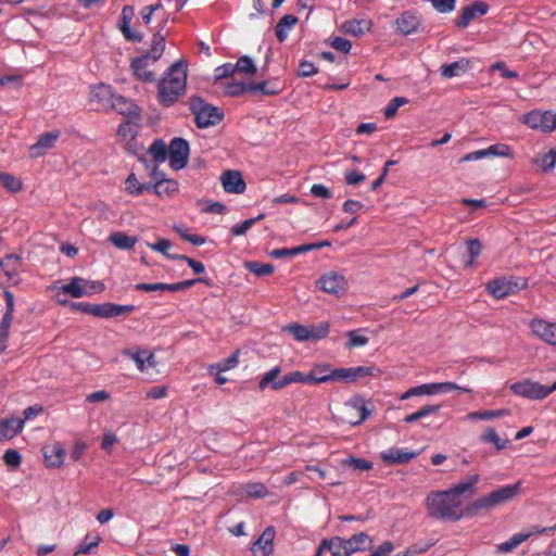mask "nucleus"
Masks as SVG:
<instances>
[{
    "label": "nucleus",
    "instance_id": "1",
    "mask_svg": "<svg viewBox=\"0 0 556 556\" xmlns=\"http://www.w3.org/2000/svg\"><path fill=\"white\" fill-rule=\"evenodd\" d=\"M187 65L182 60L176 61L164 73L157 85V100L163 106H172L187 87Z\"/></svg>",
    "mask_w": 556,
    "mask_h": 556
},
{
    "label": "nucleus",
    "instance_id": "2",
    "mask_svg": "<svg viewBox=\"0 0 556 556\" xmlns=\"http://www.w3.org/2000/svg\"><path fill=\"white\" fill-rule=\"evenodd\" d=\"M426 507L429 517L443 521L455 522L465 516H469L467 506L463 509L462 502L452 496L447 490L428 494Z\"/></svg>",
    "mask_w": 556,
    "mask_h": 556
},
{
    "label": "nucleus",
    "instance_id": "3",
    "mask_svg": "<svg viewBox=\"0 0 556 556\" xmlns=\"http://www.w3.org/2000/svg\"><path fill=\"white\" fill-rule=\"evenodd\" d=\"M165 50V37L156 31L151 40V49L140 56L134 58L130 62V68L137 79L143 83H154L155 74L148 70L163 55Z\"/></svg>",
    "mask_w": 556,
    "mask_h": 556
},
{
    "label": "nucleus",
    "instance_id": "4",
    "mask_svg": "<svg viewBox=\"0 0 556 556\" xmlns=\"http://www.w3.org/2000/svg\"><path fill=\"white\" fill-rule=\"evenodd\" d=\"M521 491V482L518 481L513 484H507L492 491L485 496L477 498L467 505L468 515H477L479 510L493 509L500 505L510 502Z\"/></svg>",
    "mask_w": 556,
    "mask_h": 556
},
{
    "label": "nucleus",
    "instance_id": "5",
    "mask_svg": "<svg viewBox=\"0 0 556 556\" xmlns=\"http://www.w3.org/2000/svg\"><path fill=\"white\" fill-rule=\"evenodd\" d=\"M281 374V367L275 366L266 374H264L258 382V389L264 391L266 388H270L274 391L281 390L292 383H312V380H317L316 378L309 376L308 374H304L299 370H294L286 374L280 379L279 376ZM319 378L318 380H320Z\"/></svg>",
    "mask_w": 556,
    "mask_h": 556
},
{
    "label": "nucleus",
    "instance_id": "6",
    "mask_svg": "<svg viewBox=\"0 0 556 556\" xmlns=\"http://www.w3.org/2000/svg\"><path fill=\"white\" fill-rule=\"evenodd\" d=\"M189 110L194 115V123L200 129L216 126L224 118V112L219 108L198 96L189 99Z\"/></svg>",
    "mask_w": 556,
    "mask_h": 556
},
{
    "label": "nucleus",
    "instance_id": "7",
    "mask_svg": "<svg viewBox=\"0 0 556 556\" xmlns=\"http://www.w3.org/2000/svg\"><path fill=\"white\" fill-rule=\"evenodd\" d=\"M454 390H459L465 393H471L472 389L467 387H462L456 384L455 382H433V383H425L414 388L408 389L401 396L402 400H407L412 396H420V395H434L439 393H447Z\"/></svg>",
    "mask_w": 556,
    "mask_h": 556
},
{
    "label": "nucleus",
    "instance_id": "8",
    "mask_svg": "<svg viewBox=\"0 0 556 556\" xmlns=\"http://www.w3.org/2000/svg\"><path fill=\"white\" fill-rule=\"evenodd\" d=\"M527 287L525 278L503 277L488 282V291L496 299H504Z\"/></svg>",
    "mask_w": 556,
    "mask_h": 556
},
{
    "label": "nucleus",
    "instance_id": "9",
    "mask_svg": "<svg viewBox=\"0 0 556 556\" xmlns=\"http://www.w3.org/2000/svg\"><path fill=\"white\" fill-rule=\"evenodd\" d=\"M509 389L514 394L532 401L544 400L548 396L547 386L530 379L514 382Z\"/></svg>",
    "mask_w": 556,
    "mask_h": 556
},
{
    "label": "nucleus",
    "instance_id": "10",
    "mask_svg": "<svg viewBox=\"0 0 556 556\" xmlns=\"http://www.w3.org/2000/svg\"><path fill=\"white\" fill-rule=\"evenodd\" d=\"M190 153L189 142L180 137H175L169 143L168 159L174 170H180L188 164Z\"/></svg>",
    "mask_w": 556,
    "mask_h": 556
},
{
    "label": "nucleus",
    "instance_id": "11",
    "mask_svg": "<svg viewBox=\"0 0 556 556\" xmlns=\"http://www.w3.org/2000/svg\"><path fill=\"white\" fill-rule=\"evenodd\" d=\"M316 286L324 292L339 298L346 292L348 280L337 271H329L316 281Z\"/></svg>",
    "mask_w": 556,
    "mask_h": 556
},
{
    "label": "nucleus",
    "instance_id": "12",
    "mask_svg": "<svg viewBox=\"0 0 556 556\" xmlns=\"http://www.w3.org/2000/svg\"><path fill=\"white\" fill-rule=\"evenodd\" d=\"M523 123L532 129L553 131L556 129V114L551 111H532L523 116Z\"/></svg>",
    "mask_w": 556,
    "mask_h": 556
},
{
    "label": "nucleus",
    "instance_id": "13",
    "mask_svg": "<svg viewBox=\"0 0 556 556\" xmlns=\"http://www.w3.org/2000/svg\"><path fill=\"white\" fill-rule=\"evenodd\" d=\"M3 295L5 300V312L0 323V353L5 352L8 348L9 330L15 307L14 294L11 291L5 290Z\"/></svg>",
    "mask_w": 556,
    "mask_h": 556
},
{
    "label": "nucleus",
    "instance_id": "14",
    "mask_svg": "<svg viewBox=\"0 0 556 556\" xmlns=\"http://www.w3.org/2000/svg\"><path fill=\"white\" fill-rule=\"evenodd\" d=\"M489 11V4L483 1H475L470 5H467L462 9L460 15L458 20L455 22V25L458 28L467 27L470 22L479 16H483Z\"/></svg>",
    "mask_w": 556,
    "mask_h": 556
},
{
    "label": "nucleus",
    "instance_id": "15",
    "mask_svg": "<svg viewBox=\"0 0 556 556\" xmlns=\"http://www.w3.org/2000/svg\"><path fill=\"white\" fill-rule=\"evenodd\" d=\"M115 93L113 92L111 86L105 84H100L91 89V98L90 103L93 110H103L110 108L113 101Z\"/></svg>",
    "mask_w": 556,
    "mask_h": 556
},
{
    "label": "nucleus",
    "instance_id": "16",
    "mask_svg": "<svg viewBox=\"0 0 556 556\" xmlns=\"http://www.w3.org/2000/svg\"><path fill=\"white\" fill-rule=\"evenodd\" d=\"M530 328L536 337L544 342L556 346V323H548L544 319L534 318L530 323Z\"/></svg>",
    "mask_w": 556,
    "mask_h": 556
},
{
    "label": "nucleus",
    "instance_id": "17",
    "mask_svg": "<svg viewBox=\"0 0 556 556\" xmlns=\"http://www.w3.org/2000/svg\"><path fill=\"white\" fill-rule=\"evenodd\" d=\"M60 136V130H53L50 132L42 134L38 138L37 142L29 147V155L33 159L42 156L43 154H46L47 151L51 150L54 147Z\"/></svg>",
    "mask_w": 556,
    "mask_h": 556
},
{
    "label": "nucleus",
    "instance_id": "18",
    "mask_svg": "<svg viewBox=\"0 0 556 556\" xmlns=\"http://www.w3.org/2000/svg\"><path fill=\"white\" fill-rule=\"evenodd\" d=\"M418 455L419 452H408L399 447H391L380 453L382 462L388 466L407 464Z\"/></svg>",
    "mask_w": 556,
    "mask_h": 556
},
{
    "label": "nucleus",
    "instance_id": "19",
    "mask_svg": "<svg viewBox=\"0 0 556 556\" xmlns=\"http://www.w3.org/2000/svg\"><path fill=\"white\" fill-rule=\"evenodd\" d=\"M111 109L115 110L118 114L125 115L131 119L140 121V109L130 99L121 94H115L113 98Z\"/></svg>",
    "mask_w": 556,
    "mask_h": 556
},
{
    "label": "nucleus",
    "instance_id": "20",
    "mask_svg": "<svg viewBox=\"0 0 556 556\" xmlns=\"http://www.w3.org/2000/svg\"><path fill=\"white\" fill-rule=\"evenodd\" d=\"M222 185L226 192L240 194L245 191L247 185L240 172L228 169L223 173Z\"/></svg>",
    "mask_w": 556,
    "mask_h": 556
},
{
    "label": "nucleus",
    "instance_id": "21",
    "mask_svg": "<svg viewBox=\"0 0 556 556\" xmlns=\"http://www.w3.org/2000/svg\"><path fill=\"white\" fill-rule=\"evenodd\" d=\"M376 371H379L374 366H357L351 368H337V377H340V381L354 382L361 378L367 376H374Z\"/></svg>",
    "mask_w": 556,
    "mask_h": 556
},
{
    "label": "nucleus",
    "instance_id": "22",
    "mask_svg": "<svg viewBox=\"0 0 556 556\" xmlns=\"http://www.w3.org/2000/svg\"><path fill=\"white\" fill-rule=\"evenodd\" d=\"M480 481V476L478 473L468 476L465 480L459 483L453 485L447 491L458 500L459 496L465 495L466 497H472L476 492V484Z\"/></svg>",
    "mask_w": 556,
    "mask_h": 556
},
{
    "label": "nucleus",
    "instance_id": "23",
    "mask_svg": "<svg viewBox=\"0 0 556 556\" xmlns=\"http://www.w3.org/2000/svg\"><path fill=\"white\" fill-rule=\"evenodd\" d=\"M346 551L349 556L357 552L369 551L374 546V540L365 532L353 534L350 539H345Z\"/></svg>",
    "mask_w": 556,
    "mask_h": 556
},
{
    "label": "nucleus",
    "instance_id": "24",
    "mask_svg": "<svg viewBox=\"0 0 556 556\" xmlns=\"http://www.w3.org/2000/svg\"><path fill=\"white\" fill-rule=\"evenodd\" d=\"M395 23L397 30L405 36L416 33L420 26L419 17L412 11L403 12Z\"/></svg>",
    "mask_w": 556,
    "mask_h": 556
},
{
    "label": "nucleus",
    "instance_id": "25",
    "mask_svg": "<svg viewBox=\"0 0 556 556\" xmlns=\"http://www.w3.org/2000/svg\"><path fill=\"white\" fill-rule=\"evenodd\" d=\"M22 265V257L17 254H7L0 261V268L4 271V275L9 280H12L14 283H17L15 278L18 275L20 268Z\"/></svg>",
    "mask_w": 556,
    "mask_h": 556
},
{
    "label": "nucleus",
    "instance_id": "26",
    "mask_svg": "<svg viewBox=\"0 0 556 556\" xmlns=\"http://www.w3.org/2000/svg\"><path fill=\"white\" fill-rule=\"evenodd\" d=\"M337 368L331 369L330 365L327 363L316 364L309 371V376L320 380H312V383H324V382H338L340 381V377H337Z\"/></svg>",
    "mask_w": 556,
    "mask_h": 556
},
{
    "label": "nucleus",
    "instance_id": "27",
    "mask_svg": "<svg viewBox=\"0 0 556 556\" xmlns=\"http://www.w3.org/2000/svg\"><path fill=\"white\" fill-rule=\"evenodd\" d=\"M24 427V420L8 418L0 420V441L9 440L18 434Z\"/></svg>",
    "mask_w": 556,
    "mask_h": 556
},
{
    "label": "nucleus",
    "instance_id": "28",
    "mask_svg": "<svg viewBox=\"0 0 556 556\" xmlns=\"http://www.w3.org/2000/svg\"><path fill=\"white\" fill-rule=\"evenodd\" d=\"M65 457V450L61 443H54L50 448L45 450V463L47 467L59 468Z\"/></svg>",
    "mask_w": 556,
    "mask_h": 556
},
{
    "label": "nucleus",
    "instance_id": "29",
    "mask_svg": "<svg viewBox=\"0 0 556 556\" xmlns=\"http://www.w3.org/2000/svg\"><path fill=\"white\" fill-rule=\"evenodd\" d=\"M469 68V61L462 59L441 66V75L444 78H453L466 73Z\"/></svg>",
    "mask_w": 556,
    "mask_h": 556
},
{
    "label": "nucleus",
    "instance_id": "30",
    "mask_svg": "<svg viewBox=\"0 0 556 556\" xmlns=\"http://www.w3.org/2000/svg\"><path fill=\"white\" fill-rule=\"evenodd\" d=\"M298 21V17L292 14H286L280 18L275 29L279 42H283L287 39L288 31L296 25Z\"/></svg>",
    "mask_w": 556,
    "mask_h": 556
},
{
    "label": "nucleus",
    "instance_id": "31",
    "mask_svg": "<svg viewBox=\"0 0 556 556\" xmlns=\"http://www.w3.org/2000/svg\"><path fill=\"white\" fill-rule=\"evenodd\" d=\"M85 280L80 277H73L67 285L61 287V291L73 298H81L84 295H91L90 291L84 288Z\"/></svg>",
    "mask_w": 556,
    "mask_h": 556
},
{
    "label": "nucleus",
    "instance_id": "32",
    "mask_svg": "<svg viewBox=\"0 0 556 556\" xmlns=\"http://www.w3.org/2000/svg\"><path fill=\"white\" fill-rule=\"evenodd\" d=\"M109 239L115 248L121 250H130L138 241L136 237L128 236L123 231L113 232Z\"/></svg>",
    "mask_w": 556,
    "mask_h": 556
},
{
    "label": "nucleus",
    "instance_id": "33",
    "mask_svg": "<svg viewBox=\"0 0 556 556\" xmlns=\"http://www.w3.org/2000/svg\"><path fill=\"white\" fill-rule=\"evenodd\" d=\"M275 538V530L273 527H268L264 530L261 536L255 541L254 547L261 548L265 555L273 552V541Z\"/></svg>",
    "mask_w": 556,
    "mask_h": 556
},
{
    "label": "nucleus",
    "instance_id": "34",
    "mask_svg": "<svg viewBox=\"0 0 556 556\" xmlns=\"http://www.w3.org/2000/svg\"><path fill=\"white\" fill-rule=\"evenodd\" d=\"M154 193L160 197H173L178 192V182L174 179H166L165 181H159L153 184Z\"/></svg>",
    "mask_w": 556,
    "mask_h": 556
},
{
    "label": "nucleus",
    "instance_id": "35",
    "mask_svg": "<svg viewBox=\"0 0 556 556\" xmlns=\"http://www.w3.org/2000/svg\"><path fill=\"white\" fill-rule=\"evenodd\" d=\"M169 146L167 147L162 139H155L149 148L150 154L156 163H163L168 157Z\"/></svg>",
    "mask_w": 556,
    "mask_h": 556
},
{
    "label": "nucleus",
    "instance_id": "36",
    "mask_svg": "<svg viewBox=\"0 0 556 556\" xmlns=\"http://www.w3.org/2000/svg\"><path fill=\"white\" fill-rule=\"evenodd\" d=\"M147 245L161 254H163L168 260H178L180 254H174L169 252V249L173 247V243L170 240L161 238L154 243L147 242Z\"/></svg>",
    "mask_w": 556,
    "mask_h": 556
},
{
    "label": "nucleus",
    "instance_id": "37",
    "mask_svg": "<svg viewBox=\"0 0 556 556\" xmlns=\"http://www.w3.org/2000/svg\"><path fill=\"white\" fill-rule=\"evenodd\" d=\"M369 26H370V23L366 20H362V21L352 20V21L344 22L342 27L346 34H351L354 36H362L365 34L366 30L369 29Z\"/></svg>",
    "mask_w": 556,
    "mask_h": 556
},
{
    "label": "nucleus",
    "instance_id": "38",
    "mask_svg": "<svg viewBox=\"0 0 556 556\" xmlns=\"http://www.w3.org/2000/svg\"><path fill=\"white\" fill-rule=\"evenodd\" d=\"M480 441L483 443L494 444L497 451H502L509 445V441L506 439H501L493 428H488L486 431L480 437Z\"/></svg>",
    "mask_w": 556,
    "mask_h": 556
},
{
    "label": "nucleus",
    "instance_id": "39",
    "mask_svg": "<svg viewBox=\"0 0 556 556\" xmlns=\"http://www.w3.org/2000/svg\"><path fill=\"white\" fill-rule=\"evenodd\" d=\"M440 409H441V405H425V406L420 407L417 412H415L410 415H407L404 418V421L407 424H413V422L420 420L427 416L438 414L440 412Z\"/></svg>",
    "mask_w": 556,
    "mask_h": 556
},
{
    "label": "nucleus",
    "instance_id": "40",
    "mask_svg": "<svg viewBox=\"0 0 556 556\" xmlns=\"http://www.w3.org/2000/svg\"><path fill=\"white\" fill-rule=\"evenodd\" d=\"M326 544L327 551H329L332 556H349L345 547V539L341 536H333L331 539H326Z\"/></svg>",
    "mask_w": 556,
    "mask_h": 556
},
{
    "label": "nucleus",
    "instance_id": "41",
    "mask_svg": "<svg viewBox=\"0 0 556 556\" xmlns=\"http://www.w3.org/2000/svg\"><path fill=\"white\" fill-rule=\"evenodd\" d=\"M532 536V533H516L508 541L498 545V551L503 553H508L518 547L521 543L527 541Z\"/></svg>",
    "mask_w": 556,
    "mask_h": 556
},
{
    "label": "nucleus",
    "instance_id": "42",
    "mask_svg": "<svg viewBox=\"0 0 556 556\" xmlns=\"http://www.w3.org/2000/svg\"><path fill=\"white\" fill-rule=\"evenodd\" d=\"M245 268L257 277L271 275L275 270L271 264L256 261L245 262Z\"/></svg>",
    "mask_w": 556,
    "mask_h": 556
},
{
    "label": "nucleus",
    "instance_id": "43",
    "mask_svg": "<svg viewBox=\"0 0 556 556\" xmlns=\"http://www.w3.org/2000/svg\"><path fill=\"white\" fill-rule=\"evenodd\" d=\"M0 184L3 186L4 189L12 193L21 191L23 187L22 181L17 177L9 173H0Z\"/></svg>",
    "mask_w": 556,
    "mask_h": 556
},
{
    "label": "nucleus",
    "instance_id": "44",
    "mask_svg": "<svg viewBox=\"0 0 556 556\" xmlns=\"http://www.w3.org/2000/svg\"><path fill=\"white\" fill-rule=\"evenodd\" d=\"M309 341L315 342L326 338L329 333V324L321 321L317 325L307 326Z\"/></svg>",
    "mask_w": 556,
    "mask_h": 556
},
{
    "label": "nucleus",
    "instance_id": "45",
    "mask_svg": "<svg viewBox=\"0 0 556 556\" xmlns=\"http://www.w3.org/2000/svg\"><path fill=\"white\" fill-rule=\"evenodd\" d=\"M239 350L235 351L228 357L222 359L219 363L211 365V372L216 369L217 371H226L231 368H235L239 363Z\"/></svg>",
    "mask_w": 556,
    "mask_h": 556
},
{
    "label": "nucleus",
    "instance_id": "46",
    "mask_svg": "<svg viewBox=\"0 0 556 556\" xmlns=\"http://www.w3.org/2000/svg\"><path fill=\"white\" fill-rule=\"evenodd\" d=\"M236 72L245 74V75H254L256 73V66L253 60L249 55L240 56L236 64L233 65Z\"/></svg>",
    "mask_w": 556,
    "mask_h": 556
},
{
    "label": "nucleus",
    "instance_id": "47",
    "mask_svg": "<svg viewBox=\"0 0 556 556\" xmlns=\"http://www.w3.org/2000/svg\"><path fill=\"white\" fill-rule=\"evenodd\" d=\"M243 490L249 497L253 498H263L269 494L267 488L261 482L247 483Z\"/></svg>",
    "mask_w": 556,
    "mask_h": 556
},
{
    "label": "nucleus",
    "instance_id": "48",
    "mask_svg": "<svg viewBox=\"0 0 556 556\" xmlns=\"http://www.w3.org/2000/svg\"><path fill=\"white\" fill-rule=\"evenodd\" d=\"M264 214H260L256 217L245 219L244 222L240 224H236L230 228L231 235L239 237L247 233V231L258 220L264 218Z\"/></svg>",
    "mask_w": 556,
    "mask_h": 556
},
{
    "label": "nucleus",
    "instance_id": "49",
    "mask_svg": "<svg viewBox=\"0 0 556 556\" xmlns=\"http://www.w3.org/2000/svg\"><path fill=\"white\" fill-rule=\"evenodd\" d=\"M508 414L507 409H497V410H482V412H471L467 415V418L470 420H490L493 418L503 417Z\"/></svg>",
    "mask_w": 556,
    "mask_h": 556
},
{
    "label": "nucleus",
    "instance_id": "50",
    "mask_svg": "<svg viewBox=\"0 0 556 556\" xmlns=\"http://www.w3.org/2000/svg\"><path fill=\"white\" fill-rule=\"evenodd\" d=\"M249 92H261L264 96H275L279 93V89L275 86H271L269 81L265 80L257 84H249Z\"/></svg>",
    "mask_w": 556,
    "mask_h": 556
},
{
    "label": "nucleus",
    "instance_id": "51",
    "mask_svg": "<svg viewBox=\"0 0 556 556\" xmlns=\"http://www.w3.org/2000/svg\"><path fill=\"white\" fill-rule=\"evenodd\" d=\"M285 330L291 333L296 341H309L307 326H303L300 324H290L285 327Z\"/></svg>",
    "mask_w": 556,
    "mask_h": 556
},
{
    "label": "nucleus",
    "instance_id": "52",
    "mask_svg": "<svg viewBox=\"0 0 556 556\" xmlns=\"http://www.w3.org/2000/svg\"><path fill=\"white\" fill-rule=\"evenodd\" d=\"M343 466L352 467L354 470L368 471L372 468V463L364 459L350 456L342 460Z\"/></svg>",
    "mask_w": 556,
    "mask_h": 556
},
{
    "label": "nucleus",
    "instance_id": "53",
    "mask_svg": "<svg viewBox=\"0 0 556 556\" xmlns=\"http://www.w3.org/2000/svg\"><path fill=\"white\" fill-rule=\"evenodd\" d=\"M245 92H249V84L244 81H230L225 87L228 97H239Z\"/></svg>",
    "mask_w": 556,
    "mask_h": 556
},
{
    "label": "nucleus",
    "instance_id": "54",
    "mask_svg": "<svg viewBox=\"0 0 556 556\" xmlns=\"http://www.w3.org/2000/svg\"><path fill=\"white\" fill-rule=\"evenodd\" d=\"M408 103V99L404 97H394L390 100L388 105L383 110V115L386 118H392L395 116L397 110L402 106Z\"/></svg>",
    "mask_w": 556,
    "mask_h": 556
},
{
    "label": "nucleus",
    "instance_id": "55",
    "mask_svg": "<svg viewBox=\"0 0 556 556\" xmlns=\"http://www.w3.org/2000/svg\"><path fill=\"white\" fill-rule=\"evenodd\" d=\"M3 462L9 467L15 469L22 463V455L17 450H14V448L7 450L3 454Z\"/></svg>",
    "mask_w": 556,
    "mask_h": 556
},
{
    "label": "nucleus",
    "instance_id": "56",
    "mask_svg": "<svg viewBox=\"0 0 556 556\" xmlns=\"http://www.w3.org/2000/svg\"><path fill=\"white\" fill-rule=\"evenodd\" d=\"M346 337L349 339L346 342L349 349L364 346L369 341L367 337L357 334L354 330L348 331Z\"/></svg>",
    "mask_w": 556,
    "mask_h": 556
},
{
    "label": "nucleus",
    "instance_id": "57",
    "mask_svg": "<svg viewBox=\"0 0 556 556\" xmlns=\"http://www.w3.org/2000/svg\"><path fill=\"white\" fill-rule=\"evenodd\" d=\"M349 404H351L361 414L357 422L364 421L370 415V412L367 409L365 401L362 396H354L350 400Z\"/></svg>",
    "mask_w": 556,
    "mask_h": 556
},
{
    "label": "nucleus",
    "instance_id": "58",
    "mask_svg": "<svg viewBox=\"0 0 556 556\" xmlns=\"http://www.w3.org/2000/svg\"><path fill=\"white\" fill-rule=\"evenodd\" d=\"M433 542H418L410 545L403 555L401 556H416L418 554L426 553L431 546H433ZM400 556V555H397Z\"/></svg>",
    "mask_w": 556,
    "mask_h": 556
},
{
    "label": "nucleus",
    "instance_id": "59",
    "mask_svg": "<svg viewBox=\"0 0 556 556\" xmlns=\"http://www.w3.org/2000/svg\"><path fill=\"white\" fill-rule=\"evenodd\" d=\"M123 355L128 356L130 359H132L140 371H144L147 369V365H144L143 359V350H138L135 352L131 350H124Z\"/></svg>",
    "mask_w": 556,
    "mask_h": 556
},
{
    "label": "nucleus",
    "instance_id": "60",
    "mask_svg": "<svg viewBox=\"0 0 556 556\" xmlns=\"http://www.w3.org/2000/svg\"><path fill=\"white\" fill-rule=\"evenodd\" d=\"M468 253L470 260L466 262V266H471L476 260V257L481 253L482 245L478 239H470L467 241Z\"/></svg>",
    "mask_w": 556,
    "mask_h": 556
},
{
    "label": "nucleus",
    "instance_id": "61",
    "mask_svg": "<svg viewBox=\"0 0 556 556\" xmlns=\"http://www.w3.org/2000/svg\"><path fill=\"white\" fill-rule=\"evenodd\" d=\"M433 8L440 13H450L455 9L456 0H430Z\"/></svg>",
    "mask_w": 556,
    "mask_h": 556
},
{
    "label": "nucleus",
    "instance_id": "62",
    "mask_svg": "<svg viewBox=\"0 0 556 556\" xmlns=\"http://www.w3.org/2000/svg\"><path fill=\"white\" fill-rule=\"evenodd\" d=\"M233 65L235 64H231V63H225V64L218 66L215 70V79L219 80V79H224V78L233 76V74L236 73V68L233 67Z\"/></svg>",
    "mask_w": 556,
    "mask_h": 556
},
{
    "label": "nucleus",
    "instance_id": "63",
    "mask_svg": "<svg viewBox=\"0 0 556 556\" xmlns=\"http://www.w3.org/2000/svg\"><path fill=\"white\" fill-rule=\"evenodd\" d=\"M318 72L317 67L309 61H301L298 68L300 77H311Z\"/></svg>",
    "mask_w": 556,
    "mask_h": 556
},
{
    "label": "nucleus",
    "instance_id": "64",
    "mask_svg": "<svg viewBox=\"0 0 556 556\" xmlns=\"http://www.w3.org/2000/svg\"><path fill=\"white\" fill-rule=\"evenodd\" d=\"M556 165V151L551 150L548 153H546L542 160H541V166L543 172H549L552 170Z\"/></svg>",
    "mask_w": 556,
    "mask_h": 556
}]
</instances>
